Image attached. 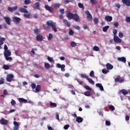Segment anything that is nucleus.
Returning a JSON list of instances; mask_svg holds the SVG:
<instances>
[{
  "label": "nucleus",
  "mask_w": 130,
  "mask_h": 130,
  "mask_svg": "<svg viewBox=\"0 0 130 130\" xmlns=\"http://www.w3.org/2000/svg\"><path fill=\"white\" fill-rule=\"evenodd\" d=\"M109 109L110 110H112V111H114V110H115V108H114V106H110Z\"/></svg>",
  "instance_id": "obj_51"
},
{
  "label": "nucleus",
  "mask_w": 130,
  "mask_h": 130,
  "mask_svg": "<svg viewBox=\"0 0 130 130\" xmlns=\"http://www.w3.org/2000/svg\"><path fill=\"white\" fill-rule=\"evenodd\" d=\"M77 82L78 83H79V85H83V81H81L79 80H77Z\"/></svg>",
  "instance_id": "obj_64"
},
{
  "label": "nucleus",
  "mask_w": 130,
  "mask_h": 130,
  "mask_svg": "<svg viewBox=\"0 0 130 130\" xmlns=\"http://www.w3.org/2000/svg\"><path fill=\"white\" fill-rule=\"evenodd\" d=\"M24 4L25 5H29L31 4V1L30 0H25Z\"/></svg>",
  "instance_id": "obj_48"
},
{
  "label": "nucleus",
  "mask_w": 130,
  "mask_h": 130,
  "mask_svg": "<svg viewBox=\"0 0 130 130\" xmlns=\"http://www.w3.org/2000/svg\"><path fill=\"white\" fill-rule=\"evenodd\" d=\"M83 120H84L83 118L81 117H77L76 121H77V122H78V123H80L81 122H83Z\"/></svg>",
  "instance_id": "obj_26"
},
{
  "label": "nucleus",
  "mask_w": 130,
  "mask_h": 130,
  "mask_svg": "<svg viewBox=\"0 0 130 130\" xmlns=\"http://www.w3.org/2000/svg\"><path fill=\"white\" fill-rule=\"evenodd\" d=\"M70 44L72 47H76L77 46V43H76L75 42H71Z\"/></svg>",
  "instance_id": "obj_41"
},
{
  "label": "nucleus",
  "mask_w": 130,
  "mask_h": 130,
  "mask_svg": "<svg viewBox=\"0 0 130 130\" xmlns=\"http://www.w3.org/2000/svg\"><path fill=\"white\" fill-rule=\"evenodd\" d=\"M18 9V7L17 6H14L13 7H8V10L9 11V12H11V13H13L14 11H16Z\"/></svg>",
  "instance_id": "obj_15"
},
{
  "label": "nucleus",
  "mask_w": 130,
  "mask_h": 130,
  "mask_svg": "<svg viewBox=\"0 0 130 130\" xmlns=\"http://www.w3.org/2000/svg\"><path fill=\"white\" fill-rule=\"evenodd\" d=\"M4 19L5 20V22L8 25H11V18H10V17H5Z\"/></svg>",
  "instance_id": "obj_17"
},
{
  "label": "nucleus",
  "mask_w": 130,
  "mask_h": 130,
  "mask_svg": "<svg viewBox=\"0 0 130 130\" xmlns=\"http://www.w3.org/2000/svg\"><path fill=\"white\" fill-rule=\"evenodd\" d=\"M14 78H15V76L13 74H9L7 75L6 80L9 82H13L14 81Z\"/></svg>",
  "instance_id": "obj_3"
},
{
  "label": "nucleus",
  "mask_w": 130,
  "mask_h": 130,
  "mask_svg": "<svg viewBox=\"0 0 130 130\" xmlns=\"http://www.w3.org/2000/svg\"><path fill=\"white\" fill-rule=\"evenodd\" d=\"M11 105H12V106L16 105V101H15L14 100H12L11 101Z\"/></svg>",
  "instance_id": "obj_62"
},
{
  "label": "nucleus",
  "mask_w": 130,
  "mask_h": 130,
  "mask_svg": "<svg viewBox=\"0 0 130 130\" xmlns=\"http://www.w3.org/2000/svg\"><path fill=\"white\" fill-rule=\"evenodd\" d=\"M114 41L117 43H120L121 42V39L118 38V37L115 36H114Z\"/></svg>",
  "instance_id": "obj_11"
},
{
  "label": "nucleus",
  "mask_w": 130,
  "mask_h": 130,
  "mask_svg": "<svg viewBox=\"0 0 130 130\" xmlns=\"http://www.w3.org/2000/svg\"><path fill=\"white\" fill-rule=\"evenodd\" d=\"M87 80H88L89 83H90V84H91V85H94L95 84V82H94V81H93V80L90 79V78H87Z\"/></svg>",
  "instance_id": "obj_39"
},
{
  "label": "nucleus",
  "mask_w": 130,
  "mask_h": 130,
  "mask_svg": "<svg viewBox=\"0 0 130 130\" xmlns=\"http://www.w3.org/2000/svg\"><path fill=\"white\" fill-rule=\"evenodd\" d=\"M14 126L13 127L14 130H18L19 129V126H20V125H19V123L17 122V121H14L13 122Z\"/></svg>",
  "instance_id": "obj_13"
},
{
  "label": "nucleus",
  "mask_w": 130,
  "mask_h": 130,
  "mask_svg": "<svg viewBox=\"0 0 130 130\" xmlns=\"http://www.w3.org/2000/svg\"><path fill=\"white\" fill-rule=\"evenodd\" d=\"M121 92L122 94H123V95H127L128 94V91L125 89H121Z\"/></svg>",
  "instance_id": "obj_30"
},
{
  "label": "nucleus",
  "mask_w": 130,
  "mask_h": 130,
  "mask_svg": "<svg viewBox=\"0 0 130 130\" xmlns=\"http://www.w3.org/2000/svg\"><path fill=\"white\" fill-rule=\"evenodd\" d=\"M119 37H120V38H122L123 37V34H122V32H119Z\"/></svg>",
  "instance_id": "obj_63"
},
{
  "label": "nucleus",
  "mask_w": 130,
  "mask_h": 130,
  "mask_svg": "<svg viewBox=\"0 0 130 130\" xmlns=\"http://www.w3.org/2000/svg\"><path fill=\"white\" fill-rule=\"evenodd\" d=\"M121 79L120 76H117L116 78H115V82H117V83H119L120 84H122V83L124 82V79Z\"/></svg>",
  "instance_id": "obj_5"
},
{
  "label": "nucleus",
  "mask_w": 130,
  "mask_h": 130,
  "mask_svg": "<svg viewBox=\"0 0 130 130\" xmlns=\"http://www.w3.org/2000/svg\"><path fill=\"white\" fill-rule=\"evenodd\" d=\"M30 13H28V14H24V17L25 18H27V19L30 18Z\"/></svg>",
  "instance_id": "obj_47"
},
{
  "label": "nucleus",
  "mask_w": 130,
  "mask_h": 130,
  "mask_svg": "<svg viewBox=\"0 0 130 130\" xmlns=\"http://www.w3.org/2000/svg\"><path fill=\"white\" fill-rule=\"evenodd\" d=\"M85 14L87 16V19L88 21H92L93 20V17H92V15H91V13H90V12L89 11H85Z\"/></svg>",
  "instance_id": "obj_4"
},
{
  "label": "nucleus",
  "mask_w": 130,
  "mask_h": 130,
  "mask_svg": "<svg viewBox=\"0 0 130 130\" xmlns=\"http://www.w3.org/2000/svg\"><path fill=\"white\" fill-rule=\"evenodd\" d=\"M106 125H107V126H110V125H111V123H110V121L106 120Z\"/></svg>",
  "instance_id": "obj_46"
},
{
  "label": "nucleus",
  "mask_w": 130,
  "mask_h": 130,
  "mask_svg": "<svg viewBox=\"0 0 130 130\" xmlns=\"http://www.w3.org/2000/svg\"><path fill=\"white\" fill-rule=\"evenodd\" d=\"M106 67L107 68V70L108 71H109L110 70H112L113 69V66H112L111 64L108 63L106 64Z\"/></svg>",
  "instance_id": "obj_22"
},
{
  "label": "nucleus",
  "mask_w": 130,
  "mask_h": 130,
  "mask_svg": "<svg viewBox=\"0 0 130 130\" xmlns=\"http://www.w3.org/2000/svg\"><path fill=\"white\" fill-rule=\"evenodd\" d=\"M6 40L5 38L0 37V45H3L4 44V41Z\"/></svg>",
  "instance_id": "obj_33"
},
{
  "label": "nucleus",
  "mask_w": 130,
  "mask_h": 130,
  "mask_svg": "<svg viewBox=\"0 0 130 130\" xmlns=\"http://www.w3.org/2000/svg\"><path fill=\"white\" fill-rule=\"evenodd\" d=\"M73 19L75 21V22H80V18L77 14H74Z\"/></svg>",
  "instance_id": "obj_12"
},
{
  "label": "nucleus",
  "mask_w": 130,
  "mask_h": 130,
  "mask_svg": "<svg viewBox=\"0 0 130 130\" xmlns=\"http://www.w3.org/2000/svg\"><path fill=\"white\" fill-rule=\"evenodd\" d=\"M92 5H97L98 1L97 0H89Z\"/></svg>",
  "instance_id": "obj_36"
},
{
  "label": "nucleus",
  "mask_w": 130,
  "mask_h": 130,
  "mask_svg": "<svg viewBox=\"0 0 130 130\" xmlns=\"http://www.w3.org/2000/svg\"><path fill=\"white\" fill-rule=\"evenodd\" d=\"M105 20L107 21V22H111V21H112V16L107 15L105 17Z\"/></svg>",
  "instance_id": "obj_16"
},
{
  "label": "nucleus",
  "mask_w": 130,
  "mask_h": 130,
  "mask_svg": "<svg viewBox=\"0 0 130 130\" xmlns=\"http://www.w3.org/2000/svg\"><path fill=\"white\" fill-rule=\"evenodd\" d=\"M44 68H45V69H46V70H49V69H50V68H51V66L48 63H44Z\"/></svg>",
  "instance_id": "obj_27"
},
{
  "label": "nucleus",
  "mask_w": 130,
  "mask_h": 130,
  "mask_svg": "<svg viewBox=\"0 0 130 130\" xmlns=\"http://www.w3.org/2000/svg\"><path fill=\"white\" fill-rule=\"evenodd\" d=\"M45 9L46 10V11H48L50 13H53L54 9L53 8L50 7L49 6L46 5L45 6Z\"/></svg>",
  "instance_id": "obj_6"
},
{
  "label": "nucleus",
  "mask_w": 130,
  "mask_h": 130,
  "mask_svg": "<svg viewBox=\"0 0 130 130\" xmlns=\"http://www.w3.org/2000/svg\"><path fill=\"white\" fill-rule=\"evenodd\" d=\"M8 123H9V121L4 118H2L0 120V124H2L3 125H7Z\"/></svg>",
  "instance_id": "obj_8"
},
{
  "label": "nucleus",
  "mask_w": 130,
  "mask_h": 130,
  "mask_svg": "<svg viewBox=\"0 0 130 130\" xmlns=\"http://www.w3.org/2000/svg\"><path fill=\"white\" fill-rule=\"evenodd\" d=\"M19 10L21 13H25V14H28V10H27V9H26L21 8L19 9Z\"/></svg>",
  "instance_id": "obj_28"
},
{
  "label": "nucleus",
  "mask_w": 130,
  "mask_h": 130,
  "mask_svg": "<svg viewBox=\"0 0 130 130\" xmlns=\"http://www.w3.org/2000/svg\"><path fill=\"white\" fill-rule=\"evenodd\" d=\"M80 77L83 79H86L87 80L89 78V77L86 74H80Z\"/></svg>",
  "instance_id": "obj_31"
},
{
  "label": "nucleus",
  "mask_w": 130,
  "mask_h": 130,
  "mask_svg": "<svg viewBox=\"0 0 130 130\" xmlns=\"http://www.w3.org/2000/svg\"><path fill=\"white\" fill-rule=\"evenodd\" d=\"M93 50L94 51H99V47H97L96 46H95L93 48Z\"/></svg>",
  "instance_id": "obj_43"
},
{
  "label": "nucleus",
  "mask_w": 130,
  "mask_h": 130,
  "mask_svg": "<svg viewBox=\"0 0 130 130\" xmlns=\"http://www.w3.org/2000/svg\"><path fill=\"white\" fill-rule=\"evenodd\" d=\"M63 23L67 26V27H70L71 26V22L67 19H63Z\"/></svg>",
  "instance_id": "obj_19"
},
{
  "label": "nucleus",
  "mask_w": 130,
  "mask_h": 130,
  "mask_svg": "<svg viewBox=\"0 0 130 130\" xmlns=\"http://www.w3.org/2000/svg\"><path fill=\"white\" fill-rule=\"evenodd\" d=\"M52 37H53V35H52V34H49V36L48 37V40H51Z\"/></svg>",
  "instance_id": "obj_42"
},
{
  "label": "nucleus",
  "mask_w": 130,
  "mask_h": 130,
  "mask_svg": "<svg viewBox=\"0 0 130 130\" xmlns=\"http://www.w3.org/2000/svg\"><path fill=\"white\" fill-rule=\"evenodd\" d=\"M8 48L7 45H5L4 46V57L5 58L6 60L7 61H11L13 59V58L11 57V55H12V52L11 51L8 50Z\"/></svg>",
  "instance_id": "obj_2"
},
{
  "label": "nucleus",
  "mask_w": 130,
  "mask_h": 130,
  "mask_svg": "<svg viewBox=\"0 0 130 130\" xmlns=\"http://www.w3.org/2000/svg\"><path fill=\"white\" fill-rule=\"evenodd\" d=\"M13 21L16 24H19V23H20V21H21V18L14 16L13 17Z\"/></svg>",
  "instance_id": "obj_9"
},
{
  "label": "nucleus",
  "mask_w": 130,
  "mask_h": 130,
  "mask_svg": "<svg viewBox=\"0 0 130 130\" xmlns=\"http://www.w3.org/2000/svg\"><path fill=\"white\" fill-rule=\"evenodd\" d=\"M122 3L126 7H130V0H122Z\"/></svg>",
  "instance_id": "obj_14"
},
{
  "label": "nucleus",
  "mask_w": 130,
  "mask_h": 130,
  "mask_svg": "<svg viewBox=\"0 0 130 130\" xmlns=\"http://www.w3.org/2000/svg\"><path fill=\"white\" fill-rule=\"evenodd\" d=\"M53 8L56 9V8H59L60 7V5L58 3H55L53 5Z\"/></svg>",
  "instance_id": "obj_38"
},
{
  "label": "nucleus",
  "mask_w": 130,
  "mask_h": 130,
  "mask_svg": "<svg viewBox=\"0 0 130 130\" xmlns=\"http://www.w3.org/2000/svg\"><path fill=\"white\" fill-rule=\"evenodd\" d=\"M56 68H58V69H61V72H64L66 71V69L64 68H66V66L64 64H60L59 63H57L56 65Z\"/></svg>",
  "instance_id": "obj_7"
},
{
  "label": "nucleus",
  "mask_w": 130,
  "mask_h": 130,
  "mask_svg": "<svg viewBox=\"0 0 130 130\" xmlns=\"http://www.w3.org/2000/svg\"><path fill=\"white\" fill-rule=\"evenodd\" d=\"M50 106H51V107L53 108L56 107L57 106L55 103H52L51 102L50 103Z\"/></svg>",
  "instance_id": "obj_34"
},
{
  "label": "nucleus",
  "mask_w": 130,
  "mask_h": 130,
  "mask_svg": "<svg viewBox=\"0 0 130 130\" xmlns=\"http://www.w3.org/2000/svg\"><path fill=\"white\" fill-rule=\"evenodd\" d=\"M47 26L45 24L43 25V28L44 30H50V27H51L54 32H57V28H56V23H53L51 20H48L46 22Z\"/></svg>",
  "instance_id": "obj_1"
},
{
  "label": "nucleus",
  "mask_w": 130,
  "mask_h": 130,
  "mask_svg": "<svg viewBox=\"0 0 130 130\" xmlns=\"http://www.w3.org/2000/svg\"><path fill=\"white\" fill-rule=\"evenodd\" d=\"M108 72V70H106V69H103V70H102V73H103V74H107Z\"/></svg>",
  "instance_id": "obj_55"
},
{
  "label": "nucleus",
  "mask_w": 130,
  "mask_h": 130,
  "mask_svg": "<svg viewBox=\"0 0 130 130\" xmlns=\"http://www.w3.org/2000/svg\"><path fill=\"white\" fill-rule=\"evenodd\" d=\"M69 35H70V36H73V35H74V31L72 30V29H69Z\"/></svg>",
  "instance_id": "obj_44"
},
{
  "label": "nucleus",
  "mask_w": 130,
  "mask_h": 130,
  "mask_svg": "<svg viewBox=\"0 0 130 130\" xmlns=\"http://www.w3.org/2000/svg\"><path fill=\"white\" fill-rule=\"evenodd\" d=\"M31 87L32 89H35L36 88V84H35V83H32L31 84Z\"/></svg>",
  "instance_id": "obj_60"
},
{
  "label": "nucleus",
  "mask_w": 130,
  "mask_h": 130,
  "mask_svg": "<svg viewBox=\"0 0 130 130\" xmlns=\"http://www.w3.org/2000/svg\"><path fill=\"white\" fill-rule=\"evenodd\" d=\"M85 89H86V90H88V91H92V89L91 88L89 87V86L88 85H86L84 86Z\"/></svg>",
  "instance_id": "obj_45"
},
{
  "label": "nucleus",
  "mask_w": 130,
  "mask_h": 130,
  "mask_svg": "<svg viewBox=\"0 0 130 130\" xmlns=\"http://www.w3.org/2000/svg\"><path fill=\"white\" fill-rule=\"evenodd\" d=\"M118 61H121V62H124V63H125V62H126V59L124 57H118Z\"/></svg>",
  "instance_id": "obj_20"
},
{
  "label": "nucleus",
  "mask_w": 130,
  "mask_h": 130,
  "mask_svg": "<svg viewBox=\"0 0 130 130\" xmlns=\"http://www.w3.org/2000/svg\"><path fill=\"white\" fill-rule=\"evenodd\" d=\"M59 12L61 13V15H63V14H64V9H60Z\"/></svg>",
  "instance_id": "obj_57"
},
{
  "label": "nucleus",
  "mask_w": 130,
  "mask_h": 130,
  "mask_svg": "<svg viewBox=\"0 0 130 130\" xmlns=\"http://www.w3.org/2000/svg\"><path fill=\"white\" fill-rule=\"evenodd\" d=\"M78 7L80 9H82V10H84V5L82 3H78Z\"/></svg>",
  "instance_id": "obj_40"
},
{
  "label": "nucleus",
  "mask_w": 130,
  "mask_h": 130,
  "mask_svg": "<svg viewBox=\"0 0 130 130\" xmlns=\"http://www.w3.org/2000/svg\"><path fill=\"white\" fill-rule=\"evenodd\" d=\"M109 27H109V25H107V26L104 27L103 28V31L104 32H107V30H108V29H109Z\"/></svg>",
  "instance_id": "obj_35"
},
{
  "label": "nucleus",
  "mask_w": 130,
  "mask_h": 130,
  "mask_svg": "<svg viewBox=\"0 0 130 130\" xmlns=\"http://www.w3.org/2000/svg\"><path fill=\"white\" fill-rule=\"evenodd\" d=\"M73 28H74L75 29H76V30H80L81 29V27L78 25L74 26Z\"/></svg>",
  "instance_id": "obj_54"
},
{
  "label": "nucleus",
  "mask_w": 130,
  "mask_h": 130,
  "mask_svg": "<svg viewBox=\"0 0 130 130\" xmlns=\"http://www.w3.org/2000/svg\"><path fill=\"white\" fill-rule=\"evenodd\" d=\"M34 33H35V34H36L37 35H38V34H39V30H38V29L36 28L34 29Z\"/></svg>",
  "instance_id": "obj_52"
},
{
  "label": "nucleus",
  "mask_w": 130,
  "mask_h": 130,
  "mask_svg": "<svg viewBox=\"0 0 130 130\" xmlns=\"http://www.w3.org/2000/svg\"><path fill=\"white\" fill-rule=\"evenodd\" d=\"M95 86L97 87V88H100L101 91H104V88H103V86H102L101 83H96Z\"/></svg>",
  "instance_id": "obj_24"
},
{
  "label": "nucleus",
  "mask_w": 130,
  "mask_h": 130,
  "mask_svg": "<svg viewBox=\"0 0 130 130\" xmlns=\"http://www.w3.org/2000/svg\"><path fill=\"white\" fill-rule=\"evenodd\" d=\"M67 17L68 18V20H72L74 18V14L68 11V13L67 14Z\"/></svg>",
  "instance_id": "obj_10"
},
{
  "label": "nucleus",
  "mask_w": 130,
  "mask_h": 130,
  "mask_svg": "<svg viewBox=\"0 0 130 130\" xmlns=\"http://www.w3.org/2000/svg\"><path fill=\"white\" fill-rule=\"evenodd\" d=\"M114 26H115V27H116V28H118V25L119 23L118 22H116L113 23Z\"/></svg>",
  "instance_id": "obj_58"
},
{
  "label": "nucleus",
  "mask_w": 130,
  "mask_h": 130,
  "mask_svg": "<svg viewBox=\"0 0 130 130\" xmlns=\"http://www.w3.org/2000/svg\"><path fill=\"white\" fill-rule=\"evenodd\" d=\"M47 59L48 60H49V61H50L51 62H52V61H53V59L50 57H48Z\"/></svg>",
  "instance_id": "obj_59"
},
{
  "label": "nucleus",
  "mask_w": 130,
  "mask_h": 130,
  "mask_svg": "<svg viewBox=\"0 0 130 130\" xmlns=\"http://www.w3.org/2000/svg\"><path fill=\"white\" fill-rule=\"evenodd\" d=\"M93 22L95 25H97L99 23V18L95 17L93 19Z\"/></svg>",
  "instance_id": "obj_32"
},
{
  "label": "nucleus",
  "mask_w": 130,
  "mask_h": 130,
  "mask_svg": "<svg viewBox=\"0 0 130 130\" xmlns=\"http://www.w3.org/2000/svg\"><path fill=\"white\" fill-rule=\"evenodd\" d=\"M40 90H41V85H38L36 86V92H40Z\"/></svg>",
  "instance_id": "obj_29"
},
{
  "label": "nucleus",
  "mask_w": 130,
  "mask_h": 130,
  "mask_svg": "<svg viewBox=\"0 0 130 130\" xmlns=\"http://www.w3.org/2000/svg\"><path fill=\"white\" fill-rule=\"evenodd\" d=\"M85 96H87L89 97V96H91L92 95V93L90 91H86L84 92Z\"/></svg>",
  "instance_id": "obj_37"
},
{
  "label": "nucleus",
  "mask_w": 130,
  "mask_h": 130,
  "mask_svg": "<svg viewBox=\"0 0 130 130\" xmlns=\"http://www.w3.org/2000/svg\"><path fill=\"white\" fill-rule=\"evenodd\" d=\"M36 40L38 41H42L43 40V37L40 35H38L36 37Z\"/></svg>",
  "instance_id": "obj_25"
},
{
  "label": "nucleus",
  "mask_w": 130,
  "mask_h": 130,
  "mask_svg": "<svg viewBox=\"0 0 130 130\" xmlns=\"http://www.w3.org/2000/svg\"><path fill=\"white\" fill-rule=\"evenodd\" d=\"M69 127H70V125H69V124L65 125L63 126L64 129H69Z\"/></svg>",
  "instance_id": "obj_56"
},
{
  "label": "nucleus",
  "mask_w": 130,
  "mask_h": 130,
  "mask_svg": "<svg viewBox=\"0 0 130 130\" xmlns=\"http://www.w3.org/2000/svg\"><path fill=\"white\" fill-rule=\"evenodd\" d=\"M125 21L127 23H130V17H126Z\"/></svg>",
  "instance_id": "obj_53"
},
{
  "label": "nucleus",
  "mask_w": 130,
  "mask_h": 130,
  "mask_svg": "<svg viewBox=\"0 0 130 130\" xmlns=\"http://www.w3.org/2000/svg\"><path fill=\"white\" fill-rule=\"evenodd\" d=\"M94 73L93 71H91L89 73L90 77H94Z\"/></svg>",
  "instance_id": "obj_49"
},
{
  "label": "nucleus",
  "mask_w": 130,
  "mask_h": 130,
  "mask_svg": "<svg viewBox=\"0 0 130 130\" xmlns=\"http://www.w3.org/2000/svg\"><path fill=\"white\" fill-rule=\"evenodd\" d=\"M34 9H37V10H40V3L39 2L36 3L34 5Z\"/></svg>",
  "instance_id": "obj_21"
},
{
  "label": "nucleus",
  "mask_w": 130,
  "mask_h": 130,
  "mask_svg": "<svg viewBox=\"0 0 130 130\" xmlns=\"http://www.w3.org/2000/svg\"><path fill=\"white\" fill-rule=\"evenodd\" d=\"M56 118L58 121H59V115H58V113H56Z\"/></svg>",
  "instance_id": "obj_61"
},
{
  "label": "nucleus",
  "mask_w": 130,
  "mask_h": 130,
  "mask_svg": "<svg viewBox=\"0 0 130 130\" xmlns=\"http://www.w3.org/2000/svg\"><path fill=\"white\" fill-rule=\"evenodd\" d=\"M18 101L20 103H28V100H25L23 98H19Z\"/></svg>",
  "instance_id": "obj_23"
},
{
  "label": "nucleus",
  "mask_w": 130,
  "mask_h": 130,
  "mask_svg": "<svg viewBox=\"0 0 130 130\" xmlns=\"http://www.w3.org/2000/svg\"><path fill=\"white\" fill-rule=\"evenodd\" d=\"M4 70L8 71V70H10V68H12V65L8 64H4L3 67Z\"/></svg>",
  "instance_id": "obj_18"
},
{
  "label": "nucleus",
  "mask_w": 130,
  "mask_h": 130,
  "mask_svg": "<svg viewBox=\"0 0 130 130\" xmlns=\"http://www.w3.org/2000/svg\"><path fill=\"white\" fill-rule=\"evenodd\" d=\"M113 33L114 36H116V34H117V30L116 29H113Z\"/></svg>",
  "instance_id": "obj_50"
}]
</instances>
